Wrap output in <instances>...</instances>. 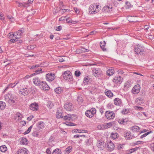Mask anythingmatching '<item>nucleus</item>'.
I'll return each instance as SVG.
<instances>
[{
    "mask_svg": "<svg viewBox=\"0 0 154 154\" xmlns=\"http://www.w3.org/2000/svg\"><path fill=\"white\" fill-rule=\"evenodd\" d=\"M20 81L19 80H17L15 82L13 83L14 84V85L16 86L17 85V86H18V85H19L20 86V85L21 84V85H22V84L20 83Z\"/></svg>",
    "mask_w": 154,
    "mask_h": 154,
    "instance_id": "13d9d810",
    "label": "nucleus"
},
{
    "mask_svg": "<svg viewBox=\"0 0 154 154\" xmlns=\"http://www.w3.org/2000/svg\"><path fill=\"white\" fill-rule=\"evenodd\" d=\"M7 17L11 23L14 22V19L12 16L8 15L7 16Z\"/></svg>",
    "mask_w": 154,
    "mask_h": 154,
    "instance_id": "4d7b16f0",
    "label": "nucleus"
},
{
    "mask_svg": "<svg viewBox=\"0 0 154 154\" xmlns=\"http://www.w3.org/2000/svg\"><path fill=\"white\" fill-rule=\"evenodd\" d=\"M140 129V128L137 126H134L131 127V129L133 132H138Z\"/></svg>",
    "mask_w": 154,
    "mask_h": 154,
    "instance_id": "a19ab883",
    "label": "nucleus"
},
{
    "mask_svg": "<svg viewBox=\"0 0 154 154\" xmlns=\"http://www.w3.org/2000/svg\"><path fill=\"white\" fill-rule=\"evenodd\" d=\"M96 110L94 108H92L90 109L87 110L85 112V115L89 118H91L96 113Z\"/></svg>",
    "mask_w": 154,
    "mask_h": 154,
    "instance_id": "423d86ee",
    "label": "nucleus"
},
{
    "mask_svg": "<svg viewBox=\"0 0 154 154\" xmlns=\"http://www.w3.org/2000/svg\"><path fill=\"white\" fill-rule=\"evenodd\" d=\"M124 136L126 139H131L135 137L133 135L131 134L130 132H125L124 134Z\"/></svg>",
    "mask_w": 154,
    "mask_h": 154,
    "instance_id": "a211bd4d",
    "label": "nucleus"
},
{
    "mask_svg": "<svg viewBox=\"0 0 154 154\" xmlns=\"http://www.w3.org/2000/svg\"><path fill=\"white\" fill-rule=\"evenodd\" d=\"M55 78V75L54 73H48L46 75V79L48 82H51L54 80Z\"/></svg>",
    "mask_w": 154,
    "mask_h": 154,
    "instance_id": "9d476101",
    "label": "nucleus"
},
{
    "mask_svg": "<svg viewBox=\"0 0 154 154\" xmlns=\"http://www.w3.org/2000/svg\"><path fill=\"white\" fill-rule=\"evenodd\" d=\"M34 84L36 86H39L41 82L38 78L35 77L33 79Z\"/></svg>",
    "mask_w": 154,
    "mask_h": 154,
    "instance_id": "b1692460",
    "label": "nucleus"
},
{
    "mask_svg": "<svg viewBox=\"0 0 154 154\" xmlns=\"http://www.w3.org/2000/svg\"><path fill=\"white\" fill-rule=\"evenodd\" d=\"M142 99L141 98H138L136 99V102L137 103L140 104L143 103Z\"/></svg>",
    "mask_w": 154,
    "mask_h": 154,
    "instance_id": "de8ad7c7",
    "label": "nucleus"
},
{
    "mask_svg": "<svg viewBox=\"0 0 154 154\" xmlns=\"http://www.w3.org/2000/svg\"><path fill=\"white\" fill-rule=\"evenodd\" d=\"M115 72L114 68L111 67L106 71V73L109 76H111L114 74Z\"/></svg>",
    "mask_w": 154,
    "mask_h": 154,
    "instance_id": "5701e85b",
    "label": "nucleus"
},
{
    "mask_svg": "<svg viewBox=\"0 0 154 154\" xmlns=\"http://www.w3.org/2000/svg\"><path fill=\"white\" fill-rule=\"evenodd\" d=\"M96 8V5H91L89 7V12L90 14H94L99 12V10H97Z\"/></svg>",
    "mask_w": 154,
    "mask_h": 154,
    "instance_id": "1a4fd4ad",
    "label": "nucleus"
},
{
    "mask_svg": "<svg viewBox=\"0 0 154 154\" xmlns=\"http://www.w3.org/2000/svg\"><path fill=\"white\" fill-rule=\"evenodd\" d=\"M92 73L95 76L98 77L100 74V70L98 69L94 68L92 71Z\"/></svg>",
    "mask_w": 154,
    "mask_h": 154,
    "instance_id": "4be33fe9",
    "label": "nucleus"
},
{
    "mask_svg": "<svg viewBox=\"0 0 154 154\" xmlns=\"http://www.w3.org/2000/svg\"><path fill=\"white\" fill-rule=\"evenodd\" d=\"M29 109L32 111H37L39 108V106L38 103L34 102L29 105Z\"/></svg>",
    "mask_w": 154,
    "mask_h": 154,
    "instance_id": "9b49d317",
    "label": "nucleus"
},
{
    "mask_svg": "<svg viewBox=\"0 0 154 154\" xmlns=\"http://www.w3.org/2000/svg\"><path fill=\"white\" fill-rule=\"evenodd\" d=\"M144 143V142L141 141H138L135 142L134 143L135 145H137L139 144H143Z\"/></svg>",
    "mask_w": 154,
    "mask_h": 154,
    "instance_id": "052dcab7",
    "label": "nucleus"
},
{
    "mask_svg": "<svg viewBox=\"0 0 154 154\" xmlns=\"http://www.w3.org/2000/svg\"><path fill=\"white\" fill-rule=\"evenodd\" d=\"M115 145L111 141L108 142L107 143V149L108 151L111 152L114 149Z\"/></svg>",
    "mask_w": 154,
    "mask_h": 154,
    "instance_id": "f8f14e48",
    "label": "nucleus"
},
{
    "mask_svg": "<svg viewBox=\"0 0 154 154\" xmlns=\"http://www.w3.org/2000/svg\"><path fill=\"white\" fill-rule=\"evenodd\" d=\"M3 15H4L2 13L0 12V19L2 21L5 20V17H3Z\"/></svg>",
    "mask_w": 154,
    "mask_h": 154,
    "instance_id": "69168bd1",
    "label": "nucleus"
},
{
    "mask_svg": "<svg viewBox=\"0 0 154 154\" xmlns=\"http://www.w3.org/2000/svg\"><path fill=\"white\" fill-rule=\"evenodd\" d=\"M114 103L116 106H121L122 104V100L118 98H116L114 100Z\"/></svg>",
    "mask_w": 154,
    "mask_h": 154,
    "instance_id": "412c9836",
    "label": "nucleus"
},
{
    "mask_svg": "<svg viewBox=\"0 0 154 154\" xmlns=\"http://www.w3.org/2000/svg\"><path fill=\"white\" fill-rule=\"evenodd\" d=\"M154 38V36L153 34H150L149 35V38L151 40L153 39Z\"/></svg>",
    "mask_w": 154,
    "mask_h": 154,
    "instance_id": "338daca9",
    "label": "nucleus"
},
{
    "mask_svg": "<svg viewBox=\"0 0 154 154\" xmlns=\"http://www.w3.org/2000/svg\"><path fill=\"white\" fill-rule=\"evenodd\" d=\"M91 80L88 76L85 77L84 79L83 84L85 85H86L88 83L90 82Z\"/></svg>",
    "mask_w": 154,
    "mask_h": 154,
    "instance_id": "bb28decb",
    "label": "nucleus"
},
{
    "mask_svg": "<svg viewBox=\"0 0 154 154\" xmlns=\"http://www.w3.org/2000/svg\"><path fill=\"white\" fill-rule=\"evenodd\" d=\"M113 82L117 84H121L122 81V79L119 75L115 77L112 79Z\"/></svg>",
    "mask_w": 154,
    "mask_h": 154,
    "instance_id": "ddd939ff",
    "label": "nucleus"
},
{
    "mask_svg": "<svg viewBox=\"0 0 154 154\" xmlns=\"http://www.w3.org/2000/svg\"><path fill=\"white\" fill-rule=\"evenodd\" d=\"M61 151L58 148H57L54 150L52 152V154H61Z\"/></svg>",
    "mask_w": 154,
    "mask_h": 154,
    "instance_id": "37998d69",
    "label": "nucleus"
},
{
    "mask_svg": "<svg viewBox=\"0 0 154 154\" xmlns=\"http://www.w3.org/2000/svg\"><path fill=\"white\" fill-rule=\"evenodd\" d=\"M152 133V131H150L144 134H143L141 135L140 137V139H142V138H143L144 137L146 136L147 135H148L149 134L151 133Z\"/></svg>",
    "mask_w": 154,
    "mask_h": 154,
    "instance_id": "49530a36",
    "label": "nucleus"
},
{
    "mask_svg": "<svg viewBox=\"0 0 154 154\" xmlns=\"http://www.w3.org/2000/svg\"><path fill=\"white\" fill-rule=\"evenodd\" d=\"M28 86L24 85H20V87L19 90V93L24 96L27 95L29 93Z\"/></svg>",
    "mask_w": 154,
    "mask_h": 154,
    "instance_id": "7ed1b4c3",
    "label": "nucleus"
},
{
    "mask_svg": "<svg viewBox=\"0 0 154 154\" xmlns=\"http://www.w3.org/2000/svg\"><path fill=\"white\" fill-rule=\"evenodd\" d=\"M85 143L87 146L91 145L92 144V140L91 139H88L85 141Z\"/></svg>",
    "mask_w": 154,
    "mask_h": 154,
    "instance_id": "58836bf2",
    "label": "nucleus"
},
{
    "mask_svg": "<svg viewBox=\"0 0 154 154\" xmlns=\"http://www.w3.org/2000/svg\"><path fill=\"white\" fill-rule=\"evenodd\" d=\"M104 142L103 141L98 140L97 142V147L100 150H103L104 147Z\"/></svg>",
    "mask_w": 154,
    "mask_h": 154,
    "instance_id": "6ab92c4d",
    "label": "nucleus"
},
{
    "mask_svg": "<svg viewBox=\"0 0 154 154\" xmlns=\"http://www.w3.org/2000/svg\"><path fill=\"white\" fill-rule=\"evenodd\" d=\"M105 94L109 97L110 98L113 97V94L110 90H106L105 92Z\"/></svg>",
    "mask_w": 154,
    "mask_h": 154,
    "instance_id": "cd10ccee",
    "label": "nucleus"
},
{
    "mask_svg": "<svg viewBox=\"0 0 154 154\" xmlns=\"http://www.w3.org/2000/svg\"><path fill=\"white\" fill-rule=\"evenodd\" d=\"M129 110L128 109H123L122 111V113L123 114H126L129 112Z\"/></svg>",
    "mask_w": 154,
    "mask_h": 154,
    "instance_id": "8fccbe9b",
    "label": "nucleus"
},
{
    "mask_svg": "<svg viewBox=\"0 0 154 154\" xmlns=\"http://www.w3.org/2000/svg\"><path fill=\"white\" fill-rule=\"evenodd\" d=\"M115 116L114 112L111 111H106L105 113V116L106 118L108 119H113Z\"/></svg>",
    "mask_w": 154,
    "mask_h": 154,
    "instance_id": "0eeeda50",
    "label": "nucleus"
},
{
    "mask_svg": "<svg viewBox=\"0 0 154 154\" xmlns=\"http://www.w3.org/2000/svg\"><path fill=\"white\" fill-rule=\"evenodd\" d=\"M54 137L51 136L49 139L48 141V145H50V143L52 142L54 140Z\"/></svg>",
    "mask_w": 154,
    "mask_h": 154,
    "instance_id": "09e8293b",
    "label": "nucleus"
},
{
    "mask_svg": "<svg viewBox=\"0 0 154 154\" xmlns=\"http://www.w3.org/2000/svg\"><path fill=\"white\" fill-rule=\"evenodd\" d=\"M16 3L18 4V6L20 7H26L28 6V3L27 2L20 3L17 1Z\"/></svg>",
    "mask_w": 154,
    "mask_h": 154,
    "instance_id": "393cba45",
    "label": "nucleus"
},
{
    "mask_svg": "<svg viewBox=\"0 0 154 154\" xmlns=\"http://www.w3.org/2000/svg\"><path fill=\"white\" fill-rule=\"evenodd\" d=\"M35 75V73H33L31 75H26L23 78V79L25 81L26 79H28L30 78L33 76L34 75Z\"/></svg>",
    "mask_w": 154,
    "mask_h": 154,
    "instance_id": "c03bdc74",
    "label": "nucleus"
},
{
    "mask_svg": "<svg viewBox=\"0 0 154 154\" xmlns=\"http://www.w3.org/2000/svg\"><path fill=\"white\" fill-rule=\"evenodd\" d=\"M5 100L11 104H13L15 103L16 100L14 96L11 93H9L5 96Z\"/></svg>",
    "mask_w": 154,
    "mask_h": 154,
    "instance_id": "20e7f679",
    "label": "nucleus"
},
{
    "mask_svg": "<svg viewBox=\"0 0 154 154\" xmlns=\"http://www.w3.org/2000/svg\"><path fill=\"white\" fill-rule=\"evenodd\" d=\"M131 86V84L129 82H126L124 85V89L125 91H127L128 88Z\"/></svg>",
    "mask_w": 154,
    "mask_h": 154,
    "instance_id": "4c0bfd02",
    "label": "nucleus"
},
{
    "mask_svg": "<svg viewBox=\"0 0 154 154\" xmlns=\"http://www.w3.org/2000/svg\"><path fill=\"white\" fill-rule=\"evenodd\" d=\"M73 131L75 133H87L88 132V131L86 130L82 129H74Z\"/></svg>",
    "mask_w": 154,
    "mask_h": 154,
    "instance_id": "a878e982",
    "label": "nucleus"
},
{
    "mask_svg": "<svg viewBox=\"0 0 154 154\" xmlns=\"http://www.w3.org/2000/svg\"><path fill=\"white\" fill-rule=\"evenodd\" d=\"M6 106V104L5 102L1 101H0V110H3Z\"/></svg>",
    "mask_w": 154,
    "mask_h": 154,
    "instance_id": "ea45409f",
    "label": "nucleus"
},
{
    "mask_svg": "<svg viewBox=\"0 0 154 154\" xmlns=\"http://www.w3.org/2000/svg\"><path fill=\"white\" fill-rule=\"evenodd\" d=\"M75 116L73 115H67L64 116L63 119L64 120L69 122L73 121L75 119Z\"/></svg>",
    "mask_w": 154,
    "mask_h": 154,
    "instance_id": "2eb2a0df",
    "label": "nucleus"
},
{
    "mask_svg": "<svg viewBox=\"0 0 154 154\" xmlns=\"http://www.w3.org/2000/svg\"><path fill=\"white\" fill-rule=\"evenodd\" d=\"M66 19L65 17H62L59 18V20L60 21L64 22L66 20Z\"/></svg>",
    "mask_w": 154,
    "mask_h": 154,
    "instance_id": "0e129e2a",
    "label": "nucleus"
},
{
    "mask_svg": "<svg viewBox=\"0 0 154 154\" xmlns=\"http://www.w3.org/2000/svg\"><path fill=\"white\" fill-rule=\"evenodd\" d=\"M112 125V122H109L104 124V125H102V129H103L104 128H110Z\"/></svg>",
    "mask_w": 154,
    "mask_h": 154,
    "instance_id": "c756f323",
    "label": "nucleus"
},
{
    "mask_svg": "<svg viewBox=\"0 0 154 154\" xmlns=\"http://www.w3.org/2000/svg\"><path fill=\"white\" fill-rule=\"evenodd\" d=\"M54 106L53 104L51 102H50L48 103L47 107L49 109L52 108Z\"/></svg>",
    "mask_w": 154,
    "mask_h": 154,
    "instance_id": "5fc2aeb1",
    "label": "nucleus"
},
{
    "mask_svg": "<svg viewBox=\"0 0 154 154\" xmlns=\"http://www.w3.org/2000/svg\"><path fill=\"white\" fill-rule=\"evenodd\" d=\"M45 124L43 122L40 121L37 124V127L39 129L43 128L44 127Z\"/></svg>",
    "mask_w": 154,
    "mask_h": 154,
    "instance_id": "c85d7f7f",
    "label": "nucleus"
},
{
    "mask_svg": "<svg viewBox=\"0 0 154 154\" xmlns=\"http://www.w3.org/2000/svg\"><path fill=\"white\" fill-rule=\"evenodd\" d=\"M32 128V126H30L29 128H28V129L24 132V134H26L29 133L31 131V129Z\"/></svg>",
    "mask_w": 154,
    "mask_h": 154,
    "instance_id": "3c124183",
    "label": "nucleus"
},
{
    "mask_svg": "<svg viewBox=\"0 0 154 154\" xmlns=\"http://www.w3.org/2000/svg\"><path fill=\"white\" fill-rule=\"evenodd\" d=\"M51 149L50 148H48L46 149V152L47 154H51Z\"/></svg>",
    "mask_w": 154,
    "mask_h": 154,
    "instance_id": "bf43d9fd",
    "label": "nucleus"
},
{
    "mask_svg": "<svg viewBox=\"0 0 154 154\" xmlns=\"http://www.w3.org/2000/svg\"><path fill=\"white\" fill-rule=\"evenodd\" d=\"M112 7L111 6H107L104 7L102 9L103 12L107 13H110L112 11Z\"/></svg>",
    "mask_w": 154,
    "mask_h": 154,
    "instance_id": "aec40b11",
    "label": "nucleus"
},
{
    "mask_svg": "<svg viewBox=\"0 0 154 154\" xmlns=\"http://www.w3.org/2000/svg\"><path fill=\"white\" fill-rule=\"evenodd\" d=\"M62 76L63 79L68 82H71L73 79L71 72L69 70L63 72Z\"/></svg>",
    "mask_w": 154,
    "mask_h": 154,
    "instance_id": "f03ea898",
    "label": "nucleus"
},
{
    "mask_svg": "<svg viewBox=\"0 0 154 154\" xmlns=\"http://www.w3.org/2000/svg\"><path fill=\"white\" fill-rule=\"evenodd\" d=\"M39 87L41 89L45 91L49 90L50 88L49 86L46 82L44 81H41Z\"/></svg>",
    "mask_w": 154,
    "mask_h": 154,
    "instance_id": "6e6552de",
    "label": "nucleus"
},
{
    "mask_svg": "<svg viewBox=\"0 0 154 154\" xmlns=\"http://www.w3.org/2000/svg\"><path fill=\"white\" fill-rule=\"evenodd\" d=\"M125 119H120L118 121V122L121 124H124L125 123Z\"/></svg>",
    "mask_w": 154,
    "mask_h": 154,
    "instance_id": "603ef678",
    "label": "nucleus"
},
{
    "mask_svg": "<svg viewBox=\"0 0 154 154\" xmlns=\"http://www.w3.org/2000/svg\"><path fill=\"white\" fill-rule=\"evenodd\" d=\"M124 145V144H120L118 145L117 147V149L119 150L123 149Z\"/></svg>",
    "mask_w": 154,
    "mask_h": 154,
    "instance_id": "680f3d73",
    "label": "nucleus"
},
{
    "mask_svg": "<svg viewBox=\"0 0 154 154\" xmlns=\"http://www.w3.org/2000/svg\"><path fill=\"white\" fill-rule=\"evenodd\" d=\"M15 87V86L14 85V83H10L9 84L8 86L6 87L5 88L3 91V93H4L5 92L7 91L8 89L10 88H13Z\"/></svg>",
    "mask_w": 154,
    "mask_h": 154,
    "instance_id": "c9c22d12",
    "label": "nucleus"
},
{
    "mask_svg": "<svg viewBox=\"0 0 154 154\" xmlns=\"http://www.w3.org/2000/svg\"><path fill=\"white\" fill-rule=\"evenodd\" d=\"M144 49V46L140 44L135 45L134 49V51L136 54L140 55L143 54Z\"/></svg>",
    "mask_w": 154,
    "mask_h": 154,
    "instance_id": "39448f33",
    "label": "nucleus"
},
{
    "mask_svg": "<svg viewBox=\"0 0 154 154\" xmlns=\"http://www.w3.org/2000/svg\"><path fill=\"white\" fill-rule=\"evenodd\" d=\"M77 100L79 103H81L83 102V100L81 95H79L77 97Z\"/></svg>",
    "mask_w": 154,
    "mask_h": 154,
    "instance_id": "a18cd8bd",
    "label": "nucleus"
},
{
    "mask_svg": "<svg viewBox=\"0 0 154 154\" xmlns=\"http://www.w3.org/2000/svg\"><path fill=\"white\" fill-rule=\"evenodd\" d=\"M62 29V27L61 26H60L56 28L55 30L57 31H60Z\"/></svg>",
    "mask_w": 154,
    "mask_h": 154,
    "instance_id": "774afa93",
    "label": "nucleus"
},
{
    "mask_svg": "<svg viewBox=\"0 0 154 154\" xmlns=\"http://www.w3.org/2000/svg\"><path fill=\"white\" fill-rule=\"evenodd\" d=\"M119 137L118 134L116 132H113L111 134V137L112 139L113 140L116 139L118 138Z\"/></svg>",
    "mask_w": 154,
    "mask_h": 154,
    "instance_id": "2f4dec72",
    "label": "nucleus"
},
{
    "mask_svg": "<svg viewBox=\"0 0 154 154\" xmlns=\"http://www.w3.org/2000/svg\"><path fill=\"white\" fill-rule=\"evenodd\" d=\"M24 32V29L21 28L17 31L13 33L12 32L9 33L8 34L9 35V36H11V37H14L15 38L10 39V41L13 43L15 42L16 41H17L18 39L21 38L23 33Z\"/></svg>",
    "mask_w": 154,
    "mask_h": 154,
    "instance_id": "f257e3e1",
    "label": "nucleus"
},
{
    "mask_svg": "<svg viewBox=\"0 0 154 154\" xmlns=\"http://www.w3.org/2000/svg\"><path fill=\"white\" fill-rule=\"evenodd\" d=\"M56 116L57 118H63V116L62 115V113L61 110L60 111L59 110H57L56 113Z\"/></svg>",
    "mask_w": 154,
    "mask_h": 154,
    "instance_id": "f704fd0d",
    "label": "nucleus"
},
{
    "mask_svg": "<svg viewBox=\"0 0 154 154\" xmlns=\"http://www.w3.org/2000/svg\"><path fill=\"white\" fill-rule=\"evenodd\" d=\"M85 137V136L84 135L76 134L74 136V138H77L80 137Z\"/></svg>",
    "mask_w": 154,
    "mask_h": 154,
    "instance_id": "864d4df0",
    "label": "nucleus"
},
{
    "mask_svg": "<svg viewBox=\"0 0 154 154\" xmlns=\"http://www.w3.org/2000/svg\"><path fill=\"white\" fill-rule=\"evenodd\" d=\"M74 74L76 77H78L80 75L81 72L78 70H76L75 71Z\"/></svg>",
    "mask_w": 154,
    "mask_h": 154,
    "instance_id": "6e6d98bb",
    "label": "nucleus"
},
{
    "mask_svg": "<svg viewBox=\"0 0 154 154\" xmlns=\"http://www.w3.org/2000/svg\"><path fill=\"white\" fill-rule=\"evenodd\" d=\"M55 92L57 94H60L63 91V88L61 87H58L54 89Z\"/></svg>",
    "mask_w": 154,
    "mask_h": 154,
    "instance_id": "7c9ffc66",
    "label": "nucleus"
},
{
    "mask_svg": "<svg viewBox=\"0 0 154 154\" xmlns=\"http://www.w3.org/2000/svg\"><path fill=\"white\" fill-rule=\"evenodd\" d=\"M140 90V87L139 85H137L134 86L133 88L132 92L134 94H138Z\"/></svg>",
    "mask_w": 154,
    "mask_h": 154,
    "instance_id": "f3484780",
    "label": "nucleus"
},
{
    "mask_svg": "<svg viewBox=\"0 0 154 154\" xmlns=\"http://www.w3.org/2000/svg\"><path fill=\"white\" fill-rule=\"evenodd\" d=\"M28 150L26 148H22L19 149L17 151V154H27Z\"/></svg>",
    "mask_w": 154,
    "mask_h": 154,
    "instance_id": "dca6fc26",
    "label": "nucleus"
},
{
    "mask_svg": "<svg viewBox=\"0 0 154 154\" xmlns=\"http://www.w3.org/2000/svg\"><path fill=\"white\" fill-rule=\"evenodd\" d=\"M21 143L23 145H27L28 143V140L25 138H22L20 141Z\"/></svg>",
    "mask_w": 154,
    "mask_h": 154,
    "instance_id": "e433bc0d",
    "label": "nucleus"
},
{
    "mask_svg": "<svg viewBox=\"0 0 154 154\" xmlns=\"http://www.w3.org/2000/svg\"><path fill=\"white\" fill-rule=\"evenodd\" d=\"M133 149H133V148H132V149H130L128 150L127 151V153L128 154H130L134 152V150Z\"/></svg>",
    "mask_w": 154,
    "mask_h": 154,
    "instance_id": "e2e57ef3",
    "label": "nucleus"
},
{
    "mask_svg": "<svg viewBox=\"0 0 154 154\" xmlns=\"http://www.w3.org/2000/svg\"><path fill=\"white\" fill-rule=\"evenodd\" d=\"M106 44V42L104 41L103 42H100V47L103 51H105L106 50V49L104 48Z\"/></svg>",
    "mask_w": 154,
    "mask_h": 154,
    "instance_id": "72a5a7b5",
    "label": "nucleus"
},
{
    "mask_svg": "<svg viewBox=\"0 0 154 154\" xmlns=\"http://www.w3.org/2000/svg\"><path fill=\"white\" fill-rule=\"evenodd\" d=\"M73 106L70 102L66 103L64 106V108L67 111H71L73 110Z\"/></svg>",
    "mask_w": 154,
    "mask_h": 154,
    "instance_id": "4468645a",
    "label": "nucleus"
},
{
    "mask_svg": "<svg viewBox=\"0 0 154 154\" xmlns=\"http://www.w3.org/2000/svg\"><path fill=\"white\" fill-rule=\"evenodd\" d=\"M7 149V147L5 145H2L0 146V151L2 152H5Z\"/></svg>",
    "mask_w": 154,
    "mask_h": 154,
    "instance_id": "79ce46f5",
    "label": "nucleus"
},
{
    "mask_svg": "<svg viewBox=\"0 0 154 154\" xmlns=\"http://www.w3.org/2000/svg\"><path fill=\"white\" fill-rule=\"evenodd\" d=\"M72 146H69L66 148L65 152V154H69L71 152L72 150Z\"/></svg>",
    "mask_w": 154,
    "mask_h": 154,
    "instance_id": "473e14b6",
    "label": "nucleus"
}]
</instances>
